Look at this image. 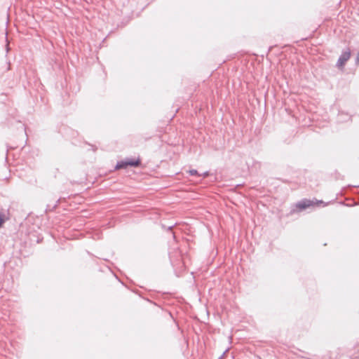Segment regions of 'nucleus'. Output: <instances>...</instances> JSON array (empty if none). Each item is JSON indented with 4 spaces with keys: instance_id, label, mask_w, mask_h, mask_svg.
Wrapping results in <instances>:
<instances>
[{
    "instance_id": "5",
    "label": "nucleus",
    "mask_w": 359,
    "mask_h": 359,
    "mask_svg": "<svg viewBox=\"0 0 359 359\" xmlns=\"http://www.w3.org/2000/svg\"><path fill=\"white\" fill-rule=\"evenodd\" d=\"M4 222V215L0 214V226Z\"/></svg>"
},
{
    "instance_id": "8",
    "label": "nucleus",
    "mask_w": 359,
    "mask_h": 359,
    "mask_svg": "<svg viewBox=\"0 0 359 359\" xmlns=\"http://www.w3.org/2000/svg\"><path fill=\"white\" fill-rule=\"evenodd\" d=\"M359 62V52L358 53V56H357V58H356V62L358 63Z\"/></svg>"
},
{
    "instance_id": "6",
    "label": "nucleus",
    "mask_w": 359,
    "mask_h": 359,
    "mask_svg": "<svg viewBox=\"0 0 359 359\" xmlns=\"http://www.w3.org/2000/svg\"><path fill=\"white\" fill-rule=\"evenodd\" d=\"M6 53H8L9 51V46H8V42L7 40H6Z\"/></svg>"
},
{
    "instance_id": "2",
    "label": "nucleus",
    "mask_w": 359,
    "mask_h": 359,
    "mask_svg": "<svg viewBox=\"0 0 359 359\" xmlns=\"http://www.w3.org/2000/svg\"><path fill=\"white\" fill-rule=\"evenodd\" d=\"M350 57H351L350 50H347L343 52L337 60V66L339 68H342L344 66L345 63L348 60Z\"/></svg>"
},
{
    "instance_id": "4",
    "label": "nucleus",
    "mask_w": 359,
    "mask_h": 359,
    "mask_svg": "<svg viewBox=\"0 0 359 359\" xmlns=\"http://www.w3.org/2000/svg\"><path fill=\"white\" fill-rule=\"evenodd\" d=\"M189 173L191 175H199L198 174V172L196 170H194V169H192V170H189Z\"/></svg>"
},
{
    "instance_id": "7",
    "label": "nucleus",
    "mask_w": 359,
    "mask_h": 359,
    "mask_svg": "<svg viewBox=\"0 0 359 359\" xmlns=\"http://www.w3.org/2000/svg\"><path fill=\"white\" fill-rule=\"evenodd\" d=\"M208 175H209L208 172H205L202 175L203 177H207V176H208Z\"/></svg>"
},
{
    "instance_id": "3",
    "label": "nucleus",
    "mask_w": 359,
    "mask_h": 359,
    "mask_svg": "<svg viewBox=\"0 0 359 359\" xmlns=\"http://www.w3.org/2000/svg\"><path fill=\"white\" fill-rule=\"evenodd\" d=\"M313 205V202L310 200H302L296 204V207L300 210H304Z\"/></svg>"
},
{
    "instance_id": "1",
    "label": "nucleus",
    "mask_w": 359,
    "mask_h": 359,
    "mask_svg": "<svg viewBox=\"0 0 359 359\" xmlns=\"http://www.w3.org/2000/svg\"><path fill=\"white\" fill-rule=\"evenodd\" d=\"M140 164V160H135V159H126V161H122L120 162H118L116 168V169H121V168H126L127 166H137Z\"/></svg>"
},
{
    "instance_id": "9",
    "label": "nucleus",
    "mask_w": 359,
    "mask_h": 359,
    "mask_svg": "<svg viewBox=\"0 0 359 359\" xmlns=\"http://www.w3.org/2000/svg\"><path fill=\"white\" fill-rule=\"evenodd\" d=\"M318 203H323V202L322 201H318Z\"/></svg>"
}]
</instances>
